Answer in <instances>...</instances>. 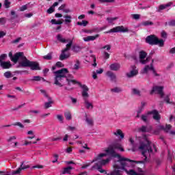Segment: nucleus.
Masks as SVG:
<instances>
[{
	"instance_id": "obj_1",
	"label": "nucleus",
	"mask_w": 175,
	"mask_h": 175,
	"mask_svg": "<svg viewBox=\"0 0 175 175\" xmlns=\"http://www.w3.org/2000/svg\"><path fill=\"white\" fill-rule=\"evenodd\" d=\"M115 150H120L124 151L121 144L118 142H114L111 144L106 150V153L99 154L94 159L92 160V163L96 162L93 166H92L90 170H98L100 173L107 174L106 170L102 169L105 165H107L108 162H110V159H103V157L110 155L113 158H118L117 161H115L113 164V170L108 174V175H122V172H126L128 175H142L136 172L133 170H128L126 167H133L135 163H137V161H133L129 159L122 157L119 154L116 152Z\"/></svg>"
},
{
	"instance_id": "obj_2",
	"label": "nucleus",
	"mask_w": 175,
	"mask_h": 175,
	"mask_svg": "<svg viewBox=\"0 0 175 175\" xmlns=\"http://www.w3.org/2000/svg\"><path fill=\"white\" fill-rule=\"evenodd\" d=\"M54 74V84L57 85V87H64V85H72V84H79L81 88H82V96L84 100L86 109H94V105L92 103L88 101V98L90 96L88 94V91L90 89L86 85H82L81 83L78 82L76 80L68 79L67 76L69 74L68 68H62L57 71L53 72Z\"/></svg>"
},
{
	"instance_id": "obj_3",
	"label": "nucleus",
	"mask_w": 175,
	"mask_h": 175,
	"mask_svg": "<svg viewBox=\"0 0 175 175\" xmlns=\"http://www.w3.org/2000/svg\"><path fill=\"white\" fill-rule=\"evenodd\" d=\"M139 150L142 151V154L143 157H144V161L147 160V157H150L151 153L157 152V147L155 144L151 143L148 139H146L145 142L141 143L139 146Z\"/></svg>"
},
{
	"instance_id": "obj_4",
	"label": "nucleus",
	"mask_w": 175,
	"mask_h": 175,
	"mask_svg": "<svg viewBox=\"0 0 175 175\" xmlns=\"http://www.w3.org/2000/svg\"><path fill=\"white\" fill-rule=\"evenodd\" d=\"M146 42L152 46L158 45L159 47H163L165 46V40L162 39L159 40L155 35L148 36L146 39Z\"/></svg>"
},
{
	"instance_id": "obj_5",
	"label": "nucleus",
	"mask_w": 175,
	"mask_h": 175,
	"mask_svg": "<svg viewBox=\"0 0 175 175\" xmlns=\"http://www.w3.org/2000/svg\"><path fill=\"white\" fill-rule=\"evenodd\" d=\"M20 64L23 68H30L31 70H40L39 63L37 62H31L27 58L22 61Z\"/></svg>"
},
{
	"instance_id": "obj_6",
	"label": "nucleus",
	"mask_w": 175,
	"mask_h": 175,
	"mask_svg": "<svg viewBox=\"0 0 175 175\" xmlns=\"http://www.w3.org/2000/svg\"><path fill=\"white\" fill-rule=\"evenodd\" d=\"M172 129V125L167 124L165 126L160 125L157 127V129L154 131V135H159V131H164L167 133H170V135H175V131H170Z\"/></svg>"
},
{
	"instance_id": "obj_7",
	"label": "nucleus",
	"mask_w": 175,
	"mask_h": 175,
	"mask_svg": "<svg viewBox=\"0 0 175 175\" xmlns=\"http://www.w3.org/2000/svg\"><path fill=\"white\" fill-rule=\"evenodd\" d=\"M72 44H73L72 40L70 41L68 44H66V47L62 51V53L59 56V59L61 61H64V59H66L67 58H69V57H70V55L69 53L66 54L65 53L70 50V47H72Z\"/></svg>"
},
{
	"instance_id": "obj_8",
	"label": "nucleus",
	"mask_w": 175,
	"mask_h": 175,
	"mask_svg": "<svg viewBox=\"0 0 175 175\" xmlns=\"http://www.w3.org/2000/svg\"><path fill=\"white\" fill-rule=\"evenodd\" d=\"M147 57V53L144 51H141L139 53V62L140 64H142V65H146V64H148V62L150 61V57Z\"/></svg>"
},
{
	"instance_id": "obj_9",
	"label": "nucleus",
	"mask_w": 175,
	"mask_h": 175,
	"mask_svg": "<svg viewBox=\"0 0 175 175\" xmlns=\"http://www.w3.org/2000/svg\"><path fill=\"white\" fill-rule=\"evenodd\" d=\"M116 32H129V29H128L127 27H124V26H117L116 27H113V29H111L110 30L107 31H105V33H116Z\"/></svg>"
},
{
	"instance_id": "obj_10",
	"label": "nucleus",
	"mask_w": 175,
	"mask_h": 175,
	"mask_svg": "<svg viewBox=\"0 0 175 175\" xmlns=\"http://www.w3.org/2000/svg\"><path fill=\"white\" fill-rule=\"evenodd\" d=\"M152 70L153 75L156 77L159 76V74L157 73V71H155V68H154V59H152V62L150 63V65H146L145 68L142 70V73H148V71Z\"/></svg>"
},
{
	"instance_id": "obj_11",
	"label": "nucleus",
	"mask_w": 175,
	"mask_h": 175,
	"mask_svg": "<svg viewBox=\"0 0 175 175\" xmlns=\"http://www.w3.org/2000/svg\"><path fill=\"white\" fill-rule=\"evenodd\" d=\"M158 94L161 98L165 96V93L163 92V86H154L150 92V95L152 94Z\"/></svg>"
},
{
	"instance_id": "obj_12",
	"label": "nucleus",
	"mask_w": 175,
	"mask_h": 175,
	"mask_svg": "<svg viewBox=\"0 0 175 175\" xmlns=\"http://www.w3.org/2000/svg\"><path fill=\"white\" fill-rule=\"evenodd\" d=\"M22 59V61H25V59H27V57L25 56H24V53L23 52H18L16 53L11 59V61H12V62H14V64H17V61H18V59Z\"/></svg>"
},
{
	"instance_id": "obj_13",
	"label": "nucleus",
	"mask_w": 175,
	"mask_h": 175,
	"mask_svg": "<svg viewBox=\"0 0 175 175\" xmlns=\"http://www.w3.org/2000/svg\"><path fill=\"white\" fill-rule=\"evenodd\" d=\"M25 169H29V165H24V161L21 163V166L16 170L12 171V174H20L21 170H25Z\"/></svg>"
},
{
	"instance_id": "obj_14",
	"label": "nucleus",
	"mask_w": 175,
	"mask_h": 175,
	"mask_svg": "<svg viewBox=\"0 0 175 175\" xmlns=\"http://www.w3.org/2000/svg\"><path fill=\"white\" fill-rule=\"evenodd\" d=\"M131 69L132 70L130 71V72L126 73V76L129 79H131V77H134V76H136L139 73V71L136 69V66H131Z\"/></svg>"
},
{
	"instance_id": "obj_15",
	"label": "nucleus",
	"mask_w": 175,
	"mask_h": 175,
	"mask_svg": "<svg viewBox=\"0 0 175 175\" xmlns=\"http://www.w3.org/2000/svg\"><path fill=\"white\" fill-rule=\"evenodd\" d=\"M150 114H152L153 118L156 121H159V120H161V115H159V113L158 112V111H157V109H154L151 111H148V115H150Z\"/></svg>"
},
{
	"instance_id": "obj_16",
	"label": "nucleus",
	"mask_w": 175,
	"mask_h": 175,
	"mask_svg": "<svg viewBox=\"0 0 175 175\" xmlns=\"http://www.w3.org/2000/svg\"><path fill=\"white\" fill-rule=\"evenodd\" d=\"M99 38V34H96L95 36H88L87 37H84L83 39L84 42H94L96 39Z\"/></svg>"
},
{
	"instance_id": "obj_17",
	"label": "nucleus",
	"mask_w": 175,
	"mask_h": 175,
	"mask_svg": "<svg viewBox=\"0 0 175 175\" xmlns=\"http://www.w3.org/2000/svg\"><path fill=\"white\" fill-rule=\"evenodd\" d=\"M121 68V64L119 63H113L109 66L110 70H113L114 72H117V70H120Z\"/></svg>"
},
{
	"instance_id": "obj_18",
	"label": "nucleus",
	"mask_w": 175,
	"mask_h": 175,
	"mask_svg": "<svg viewBox=\"0 0 175 175\" xmlns=\"http://www.w3.org/2000/svg\"><path fill=\"white\" fill-rule=\"evenodd\" d=\"M106 76H107V77H109L111 81H116L117 80V77L116 76V74H114V72H113L112 71H107Z\"/></svg>"
},
{
	"instance_id": "obj_19",
	"label": "nucleus",
	"mask_w": 175,
	"mask_h": 175,
	"mask_svg": "<svg viewBox=\"0 0 175 175\" xmlns=\"http://www.w3.org/2000/svg\"><path fill=\"white\" fill-rule=\"evenodd\" d=\"M0 65L3 69H9L12 68V64H10V62H2L0 63Z\"/></svg>"
},
{
	"instance_id": "obj_20",
	"label": "nucleus",
	"mask_w": 175,
	"mask_h": 175,
	"mask_svg": "<svg viewBox=\"0 0 175 175\" xmlns=\"http://www.w3.org/2000/svg\"><path fill=\"white\" fill-rule=\"evenodd\" d=\"M152 130V127L151 126H142L139 129V131H141V132H151Z\"/></svg>"
},
{
	"instance_id": "obj_21",
	"label": "nucleus",
	"mask_w": 175,
	"mask_h": 175,
	"mask_svg": "<svg viewBox=\"0 0 175 175\" xmlns=\"http://www.w3.org/2000/svg\"><path fill=\"white\" fill-rule=\"evenodd\" d=\"M113 135L117 136V137H120V139H124V137H125V135L122 133L121 129L116 130V131L113 133Z\"/></svg>"
},
{
	"instance_id": "obj_22",
	"label": "nucleus",
	"mask_w": 175,
	"mask_h": 175,
	"mask_svg": "<svg viewBox=\"0 0 175 175\" xmlns=\"http://www.w3.org/2000/svg\"><path fill=\"white\" fill-rule=\"evenodd\" d=\"M172 5H173L172 2H169L168 3L165 5H161L159 7L158 12H161V10L166 9V8H169L170 6H172Z\"/></svg>"
},
{
	"instance_id": "obj_23",
	"label": "nucleus",
	"mask_w": 175,
	"mask_h": 175,
	"mask_svg": "<svg viewBox=\"0 0 175 175\" xmlns=\"http://www.w3.org/2000/svg\"><path fill=\"white\" fill-rule=\"evenodd\" d=\"M64 18H65V20H64L65 24L68 25V24H70V23H72V16L64 15Z\"/></svg>"
},
{
	"instance_id": "obj_24",
	"label": "nucleus",
	"mask_w": 175,
	"mask_h": 175,
	"mask_svg": "<svg viewBox=\"0 0 175 175\" xmlns=\"http://www.w3.org/2000/svg\"><path fill=\"white\" fill-rule=\"evenodd\" d=\"M49 102L44 103L45 109H49V107H51V105L53 103V100H51V98L48 97Z\"/></svg>"
},
{
	"instance_id": "obj_25",
	"label": "nucleus",
	"mask_w": 175,
	"mask_h": 175,
	"mask_svg": "<svg viewBox=\"0 0 175 175\" xmlns=\"http://www.w3.org/2000/svg\"><path fill=\"white\" fill-rule=\"evenodd\" d=\"M72 169L73 168L70 166L65 167L62 172V174H70V170H72Z\"/></svg>"
},
{
	"instance_id": "obj_26",
	"label": "nucleus",
	"mask_w": 175,
	"mask_h": 175,
	"mask_svg": "<svg viewBox=\"0 0 175 175\" xmlns=\"http://www.w3.org/2000/svg\"><path fill=\"white\" fill-rule=\"evenodd\" d=\"M85 121L87 124H89L90 126H92V125H94V120H92V118L87 117V114H85Z\"/></svg>"
},
{
	"instance_id": "obj_27",
	"label": "nucleus",
	"mask_w": 175,
	"mask_h": 175,
	"mask_svg": "<svg viewBox=\"0 0 175 175\" xmlns=\"http://www.w3.org/2000/svg\"><path fill=\"white\" fill-rule=\"evenodd\" d=\"M57 39L59 42H61V43H66V39L64 38L61 34L57 36Z\"/></svg>"
},
{
	"instance_id": "obj_28",
	"label": "nucleus",
	"mask_w": 175,
	"mask_h": 175,
	"mask_svg": "<svg viewBox=\"0 0 175 175\" xmlns=\"http://www.w3.org/2000/svg\"><path fill=\"white\" fill-rule=\"evenodd\" d=\"M169 25L170 27H175V20L170 21L168 23H165V26L167 27Z\"/></svg>"
},
{
	"instance_id": "obj_29",
	"label": "nucleus",
	"mask_w": 175,
	"mask_h": 175,
	"mask_svg": "<svg viewBox=\"0 0 175 175\" xmlns=\"http://www.w3.org/2000/svg\"><path fill=\"white\" fill-rule=\"evenodd\" d=\"M118 17H114V18H107V21H108L109 24H114V21H116V20H118Z\"/></svg>"
},
{
	"instance_id": "obj_30",
	"label": "nucleus",
	"mask_w": 175,
	"mask_h": 175,
	"mask_svg": "<svg viewBox=\"0 0 175 175\" xmlns=\"http://www.w3.org/2000/svg\"><path fill=\"white\" fill-rule=\"evenodd\" d=\"M129 142L133 147V151H136V148H137V146L135 145V141L132 138L129 139Z\"/></svg>"
},
{
	"instance_id": "obj_31",
	"label": "nucleus",
	"mask_w": 175,
	"mask_h": 175,
	"mask_svg": "<svg viewBox=\"0 0 175 175\" xmlns=\"http://www.w3.org/2000/svg\"><path fill=\"white\" fill-rule=\"evenodd\" d=\"M170 94H167L165 96V97L164 98V101L166 102V103L169 104V105H172V103H173L172 102L170 101Z\"/></svg>"
},
{
	"instance_id": "obj_32",
	"label": "nucleus",
	"mask_w": 175,
	"mask_h": 175,
	"mask_svg": "<svg viewBox=\"0 0 175 175\" xmlns=\"http://www.w3.org/2000/svg\"><path fill=\"white\" fill-rule=\"evenodd\" d=\"M75 70H79L80 69V61L76 60L75 64L74 65Z\"/></svg>"
},
{
	"instance_id": "obj_33",
	"label": "nucleus",
	"mask_w": 175,
	"mask_h": 175,
	"mask_svg": "<svg viewBox=\"0 0 175 175\" xmlns=\"http://www.w3.org/2000/svg\"><path fill=\"white\" fill-rule=\"evenodd\" d=\"M51 24L55 25H61L62 24V21H56L55 19H52L51 21Z\"/></svg>"
},
{
	"instance_id": "obj_34",
	"label": "nucleus",
	"mask_w": 175,
	"mask_h": 175,
	"mask_svg": "<svg viewBox=\"0 0 175 175\" xmlns=\"http://www.w3.org/2000/svg\"><path fill=\"white\" fill-rule=\"evenodd\" d=\"M4 77L5 79H10L11 77H13V75H12L10 71H7L4 73Z\"/></svg>"
},
{
	"instance_id": "obj_35",
	"label": "nucleus",
	"mask_w": 175,
	"mask_h": 175,
	"mask_svg": "<svg viewBox=\"0 0 175 175\" xmlns=\"http://www.w3.org/2000/svg\"><path fill=\"white\" fill-rule=\"evenodd\" d=\"M44 59H46L47 61H50L53 59V55L51 53H48L46 55L43 56Z\"/></svg>"
},
{
	"instance_id": "obj_36",
	"label": "nucleus",
	"mask_w": 175,
	"mask_h": 175,
	"mask_svg": "<svg viewBox=\"0 0 175 175\" xmlns=\"http://www.w3.org/2000/svg\"><path fill=\"white\" fill-rule=\"evenodd\" d=\"M77 25H83V27H87L88 25V21H82V22H77Z\"/></svg>"
},
{
	"instance_id": "obj_37",
	"label": "nucleus",
	"mask_w": 175,
	"mask_h": 175,
	"mask_svg": "<svg viewBox=\"0 0 175 175\" xmlns=\"http://www.w3.org/2000/svg\"><path fill=\"white\" fill-rule=\"evenodd\" d=\"M132 92L134 95H137V96H140V95H141L139 90H137L136 88L132 89Z\"/></svg>"
},
{
	"instance_id": "obj_38",
	"label": "nucleus",
	"mask_w": 175,
	"mask_h": 175,
	"mask_svg": "<svg viewBox=\"0 0 175 175\" xmlns=\"http://www.w3.org/2000/svg\"><path fill=\"white\" fill-rule=\"evenodd\" d=\"M111 92H116V93H118V92H121V91H122V89H121L120 88H114L113 89H111Z\"/></svg>"
},
{
	"instance_id": "obj_39",
	"label": "nucleus",
	"mask_w": 175,
	"mask_h": 175,
	"mask_svg": "<svg viewBox=\"0 0 175 175\" xmlns=\"http://www.w3.org/2000/svg\"><path fill=\"white\" fill-rule=\"evenodd\" d=\"M100 3H113L116 0H98Z\"/></svg>"
},
{
	"instance_id": "obj_40",
	"label": "nucleus",
	"mask_w": 175,
	"mask_h": 175,
	"mask_svg": "<svg viewBox=\"0 0 175 175\" xmlns=\"http://www.w3.org/2000/svg\"><path fill=\"white\" fill-rule=\"evenodd\" d=\"M10 1L9 0H5L4 1V6L5 9H9L10 8Z\"/></svg>"
},
{
	"instance_id": "obj_41",
	"label": "nucleus",
	"mask_w": 175,
	"mask_h": 175,
	"mask_svg": "<svg viewBox=\"0 0 175 175\" xmlns=\"http://www.w3.org/2000/svg\"><path fill=\"white\" fill-rule=\"evenodd\" d=\"M64 116L66 117V120H72V114L70 113V112L65 113Z\"/></svg>"
},
{
	"instance_id": "obj_42",
	"label": "nucleus",
	"mask_w": 175,
	"mask_h": 175,
	"mask_svg": "<svg viewBox=\"0 0 175 175\" xmlns=\"http://www.w3.org/2000/svg\"><path fill=\"white\" fill-rule=\"evenodd\" d=\"M8 58V55L6 54H2L0 55V64L3 62L2 61H5Z\"/></svg>"
},
{
	"instance_id": "obj_43",
	"label": "nucleus",
	"mask_w": 175,
	"mask_h": 175,
	"mask_svg": "<svg viewBox=\"0 0 175 175\" xmlns=\"http://www.w3.org/2000/svg\"><path fill=\"white\" fill-rule=\"evenodd\" d=\"M41 80H42V77L39 76L33 77V78L31 79L32 81H40Z\"/></svg>"
},
{
	"instance_id": "obj_44",
	"label": "nucleus",
	"mask_w": 175,
	"mask_h": 175,
	"mask_svg": "<svg viewBox=\"0 0 175 175\" xmlns=\"http://www.w3.org/2000/svg\"><path fill=\"white\" fill-rule=\"evenodd\" d=\"M54 10H55V9L54 8V7L51 6L47 10L46 12L48 14H51V13H54Z\"/></svg>"
},
{
	"instance_id": "obj_45",
	"label": "nucleus",
	"mask_w": 175,
	"mask_h": 175,
	"mask_svg": "<svg viewBox=\"0 0 175 175\" xmlns=\"http://www.w3.org/2000/svg\"><path fill=\"white\" fill-rule=\"evenodd\" d=\"M103 57L105 59H109L110 58V54L109 53L104 51L103 52Z\"/></svg>"
},
{
	"instance_id": "obj_46",
	"label": "nucleus",
	"mask_w": 175,
	"mask_h": 175,
	"mask_svg": "<svg viewBox=\"0 0 175 175\" xmlns=\"http://www.w3.org/2000/svg\"><path fill=\"white\" fill-rule=\"evenodd\" d=\"M12 125H14V126H19L20 128H24V125H23V124H21V122H20L14 123V124H12Z\"/></svg>"
},
{
	"instance_id": "obj_47",
	"label": "nucleus",
	"mask_w": 175,
	"mask_h": 175,
	"mask_svg": "<svg viewBox=\"0 0 175 175\" xmlns=\"http://www.w3.org/2000/svg\"><path fill=\"white\" fill-rule=\"evenodd\" d=\"M153 24H154V23H152V22L148 21H145V22H144V23H142V25H144V27H147V26H148V25H152Z\"/></svg>"
},
{
	"instance_id": "obj_48",
	"label": "nucleus",
	"mask_w": 175,
	"mask_h": 175,
	"mask_svg": "<svg viewBox=\"0 0 175 175\" xmlns=\"http://www.w3.org/2000/svg\"><path fill=\"white\" fill-rule=\"evenodd\" d=\"M57 118L58 121H59V122H61V124H62L64 122V117H62V115H57Z\"/></svg>"
},
{
	"instance_id": "obj_49",
	"label": "nucleus",
	"mask_w": 175,
	"mask_h": 175,
	"mask_svg": "<svg viewBox=\"0 0 175 175\" xmlns=\"http://www.w3.org/2000/svg\"><path fill=\"white\" fill-rule=\"evenodd\" d=\"M17 137L16 136L10 137L9 139H7L8 143H12L13 140H16Z\"/></svg>"
},
{
	"instance_id": "obj_50",
	"label": "nucleus",
	"mask_w": 175,
	"mask_h": 175,
	"mask_svg": "<svg viewBox=\"0 0 175 175\" xmlns=\"http://www.w3.org/2000/svg\"><path fill=\"white\" fill-rule=\"evenodd\" d=\"M0 24L5 25L6 24V18H0Z\"/></svg>"
},
{
	"instance_id": "obj_51",
	"label": "nucleus",
	"mask_w": 175,
	"mask_h": 175,
	"mask_svg": "<svg viewBox=\"0 0 175 175\" xmlns=\"http://www.w3.org/2000/svg\"><path fill=\"white\" fill-rule=\"evenodd\" d=\"M161 38H163V39H166V38H167V33H166V31H161Z\"/></svg>"
},
{
	"instance_id": "obj_52",
	"label": "nucleus",
	"mask_w": 175,
	"mask_h": 175,
	"mask_svg": "<svg viewBox=\"0 0 175 175\" xmlns=\"http://www.w3.org/2000/svg\"><path fill=\"white\" fill-rule=\"evenodd\" d=\"M40 92H41V94H42L44 95V96H45V98H49V95L46 92V90H40Z\"/></svg>"
},
{
	"instance_id": "obj_53",
	"label": "nucleus",
	"mask_w": 175,
	"mask_h": 175,
	"mask_svg": "<svg viewBox=\"0 0 175 175\" xmlns=\"http://www.w3.org/2000/svg\"><path fill=\"white\" fill-rule=\"evenodd\" d=\"M101 49H106L107 51H110V50L111 49V46L110 45H105L104 46H103Z\"/></svg>"
},
{
	"instance_id": "obj_54",
	"label": "nucleus",
	"mask_w": 175,
	"mask_h": 175,
	"mask_svg": "<svg viewBox=\"0 0 175 175\" xmlns=\"http://www.w3.org/2000/svg\"><path fill=\"white\" fill-rule=\"evenodd\" d=\"M148 116V115H142V117H141L142 121H144V122H147Z\"/></svg>"
},
{
	"instance_id": "obj_55",
	"label": "nucleus",
	"mask_w": 175,
	"mask_h": 175,
	"mask_svg": "<svg viewBox=\"0 0 175 175\" xmlns=\"http://www.w3.org/2000/svg\"><path fill=\"white\" fill-rule=\"evenodd\" d=\"M133 18H134V20H139V18H140V14H133Z\"/></svg>"
},
{
	"instance_id": "obj_56",
	"label": "nucleus",
	"mask_w": 175,
	"mask_h": 175,
	"mask_svg": "<svg viewBox=\"0 0 175 175\" xmlns=\"http://www.w3.org/2000/svg\"><path fill=\"white\" fill-rule=\"evenodd\" d=\"M107 28V26H103V27L96 28L97 32H100L101 31H103L104 29H106Z\"/></svg>"
},
{
	"instance_id": "obj_57",
	"label": "nucleus",
	"mask_w": 175,
	"mask_h": 175,
	"mask_svg": "<svg viewBox=\"0 0 175 175\" xmlns=\"http://www.w3.org/2000/svg\"><path fill=\"white\" fill-rule=\"evenodd\" d=\"M65 8H66V4H62L60 7H59L58 10H65Z\"/></svg>"
},
{
	"instance_id": "obj_58",
	"label": "nucleus",
	"mask_w": 175,
	"mask_h": 175,
	"mask_svg": "<svg viewBox=\"0 0 175 175\" xmlns=\"http://www.w3.org/2000/svg\"><path fill=\"white\" fill-rule=\"evenodd\" d=\"M27 8L28 7L27 6V5H24L22 7H21L20 10L21 12H24V10H27Z\"/></svg>"
},
{
	"instance_id": "obj_59",
	"label": "nucleus",
	"mask_w": 175,
	"mask_h": 175,
	"mask_svg": "<svg viewBox=\"0 0 175 175\" xmlns=\"http://www.w3.org/2000/svg\"><path fill=\"white\" fill-rule=\"evenodd\" d=\"M97 75H102L103 73V68H100L99 70H96Z\"/></svg>"
},
{
	"instance_id": "obj_60",
	"label": "nucleus",
	"mask_w": 175,
	"mask_h": 175,
	"mask_svg": "<svg viewBox=\"0 0 175 175\" xmlns=\"http://www.w3.org/2000/svg\"><path fill=\"white\" fill-rule=\"evenodd\" d=\"M53 157L55 159L52 162L53 163H55V162L58 161V154H54Z\"/></svg>"
},
{
	"instance_id": "obj_61",
	"label": "nucleus",
	"mask_w": 175,
	"mask_h": 175,
	"mask_svg": "<svg viewBox=\"0 0 175 175\" xmlns=\"http://www.w3.org/2000/svg\"><path fill=\"white\" fill-rule=\"evenodd\" d=\"M93 32H98L97 29L95 28V29H93L92 30H88L87 31L88 33H93Z\"/></svg>"
},
{
	"instance_id": "obj_62",
	"label": "nucleus",
	"mask_w": 175,
	"mask_h": 175,
	"mask_svg": "<svg viewBox=\"0 0 175 175\" xmlns=\"http://www.w3.org/2000/svg\"><path fill=\"white\" fill-rule=\"evenodd\" d=\"M92 77L94 80H96V79H98V75L95 71L93 72Z\"/></svg>"
},
{
	"instance_id": "obj_63",
	"label": "nucleus",
	"mask_w": 175,
	"mask_h": 175,
	"mask_svg": "<svg viewBox=\"0 0 175 175\" xmlns=\"http://www.w3.org/2000/svg\"><path fill=\"white\" fill-rule=\"evenodd\" d=\"M68 138H69V135L66 134L64 137L63 138V142H68Z\"/></svg>"
},
{
	"instance_id": "obj_64",
	"label": "nucleus",
	"mask_w": 175,
	"mask_h": 175,
	"mask_svg": "<svg viewBox=\"0 0 175 175\" xmlns=\"http://www.w3.org/2000/svg\"><path fill=\"white\" fill-rule=\"evenodd\" d=\"M6 36V32L4 31H0V38H3V36Z\"/></svg>"
}]
</instances>
